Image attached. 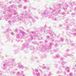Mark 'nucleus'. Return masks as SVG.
I'll list each match as a JSON object with an SVG mask.
<instances>
[{"instance_id":"20","label":"nucleus","mask_w":76,"mask_h":76,"mask_svg":"<svg viewBox=\"0 0 76 76\" xmlns=\"http://www.w3.org/2000/svg\"><path fill=\"white\" fill-rule=\"evenodd\" d=\"M19 67V69H20V68H21V69H23V68H25L23 65H20V64H19V67Z\"/></svg>"},{"instance_id":"18","label":"nucleus","mask_w":76,"mask_h":76,"mask_svg":"<svg viewBox=\"0 0 76 76\" xmlns=\"http://www.w3.org/2000/svg\"><path fill=\"white\" fill-rule=\"evenodd\" d=\"M65 70L67 72H68V73H69V72H70V68H69V67L67 66L66 67Z\"/></svg>"},{"instance_id":"12","label":"nucleus","mask_w":76,"mask_h":76,"mask_svg":"<svg viewBox=\"0 0 76 76\" xmlns=\"http://www.w3.org/2000/svg\"><path fill=\"white\" fill-rule=\"evenodd\" d=\"M37 72H38V69H36L33 70L34 75L37 76H40V73L39 72L37 73Z\"/></svg>"},{"instance_id":"31","label":"nucleus","mask_w":76,"mask_h":76,"mask_svg":"<svg viewBox=\"0 0 76 76\" xmlns=\"http://www.w3.org/2000/svg\"><path fill=\"white\" fill-rule=\"evenodd\" d=\"M25 2H29V1L28 0H23Z\"/></svg>"},{"instance_id":"9","label":"nucleus","mask_w":76,"mask_h":76,"mask_svg":"<svg viewBox=\"0 0 76 76\" xmlns=\"http://www.w3.org/2000/svg\"><path fill=\"white\" fill-rule=\"evenodd\" d=\"M29 34H30V35H31L32 37V35H33L34 37H36V38H37L38 40H41V37H39V36H38L37 35V34L35 33V31H31L29 33Z\"/></svg>"},{"instance_id":"22","label":"nucleus","mask_w":76,"mask_h":76,"mask_svg":"<svg viewBox=\"0 0 76 76\" xmlns=\"http://www.w3.org/2000/svg\"><path fill=\"white\" fill-rule=\"evenodd\" d=\"M27 17V18H28V19H33V17H32V16H31L29 15H28Z\"/></svg>"},{"instance_id":"17","label":"nucleus","mask_w":76,"mask_h":76,"mask_svg":"<svg viewBox=\"0 0 76 76\" xmlns=\"http://www.w3.org/2000/svg\"><path fill=\"white\" fill-rule=\"evenodd\" d=\"M4 34H8V33H9V31H8V30H7V28L4 29Z\"/></svg>"},{"instance_id":"50","label":"nucleus","mask_w":76,"mask_h":76,"mask_svg":"<svg viewBox=\"0 0 76 76\" xmlns=\"http://www.w3.org/2000/svg\"><path fill=\"white\" fill-rule=\"evenodd\" d=\"M58 45H57V43H56L55 45V47H57V46H58Z\"/></svg>"},{"instance_id":"3","label":"nucleus","mask_w":76,"mask_h":76,"mask_svg":"<svg viewBox=\"0 0 76 76\" xmlns=\"http://www.w3.org/2000/svg\"><path fill=\"white\" fill-rule=\"evenodd\" d=\"M9 66L10 67H11L12 68L13 66H16V63H15V59L13 58L12 59V61L11 62L9 61V62H6L5 64H3V69H6L7 67V66Z\"/></svg>"},{"instance_id":"26","label":"nucleus","mask_w":76,"mask_h":76,"mask_svg":"<svg viewBox=\"0 0 76 76\" xmlns=\"http://www.w3.org/2000/svg\"><path fill=\"white\" fill-rule=\"evenodd\" d=\"M70 55H69V54H68V53H66L65 54V57H67V56H70Z\"/></svg>"},{"instance_id":"38","label":"nucleus","mask_w":76,"mask_h":76,"mask_svg":"<svg viewBox=\"0 0 76 76\" xmlns=\"http://www.w3.org/2000/svg\"><path fill=\"white\" fill-rule=\"evenodd\" d=\"M25 53H28V51H27V49H26V50H25H25H24Z\"/></svg>"},{"instance_id":"15","label":"nucleus","mask_w":76,"mask_h":76,"mask_svg":"<svg viewBox=\"0 0 76 76\" xmlns=\"http://www.w3.org/2000/svg\"><path fill=\"white\" fill-rule=\"evenodd\" d=\"M69 5L71 6V7H72L74 5H76V2H72L71 3H69Z\"/></svg>"},{"instance_id":"28","label":"nucleus","mask_w":76,"mask_h":76,"mask_svg":"<svg viewBox=\"0 0 76 76\" xmlns=\"http://www.w3.org/2000/svg\"><path fill=\"white\" fill-rule=\"evenodd\" d=\"M53 66L54 67H56V68H57V67H58V65L57 64H54Z\"/></svg>"},{"instance_id":"19","label":"nucleus","mask_w":76,"mask_h":76,"mask_svg":"<svg viewBox=\"0 0 76 76\" xmlns=\"http://www.w3.org/2000/svg\"><path fill=\"white\" fill-rule=\"evenodd\" d=\"M60 57V56L59 55H56V56L54 57V58H58Z\"/></svg>"},{"instance_id":"34","label":"nucleus","mask_w":76,"mask_h":76,"mask_svg":"<svg viewBox=\"0 0 76 76\" xmlns=\"http://www.w3.org/2000/svg\"><path fill=\"white\" fill-rule=\"evenodd\" d=\"M42 69H47V67L45 66H44L42 67Z\"/></svg>"},{"instance_id":"8","label":"nucleus","mask_w":76,"mask_h":76,"mask_svg":"<svg viewBox=\"0 0 76 76\" xmlns=\"http://www.w3.org/2000/svg\"><path fill=\"white\" fill-rule=\"evenodd\" d=\"M49 11L48 10H45L44 11L42 12V15L43 18H46L48 16L49 18H50V17L51 16V15H50V14L49 13Z\"/></svg>"},{"instance_id":"48","label":"nucleus","mask_w":76,"mask_h":76,"mask_svg":"<svg viewBox=\"0 0 76 76\" xmlns=\"http://www.w3.org/2000/svg\"><path fill=\"white\" fill-rule=\"evenodd\" d=\"M8 23H12V22H11V21L10 20H9Z\"/></svg>"},{"instance_id":"11","label":"nucleus","mask_w":76,"mask_h":76,"mask_svg":"<svg viewBox=\"0 0 76 76\" xmlns=\"http://www.w3.org/2000/svg\"><path fill=\"white\" fill-rule=\"evenodd\" d=\"M28 45H29L28 42H27L23 45V48H22V50H23L25 51V52H26L25 51L26 49H27V48H28Z\"/></svg>"},{"instance_id":"23","label":"nucleus","mask_w":76,"mask_h":76,"mask_svg":"<svg viewBox=\"0 0 76 76\" xmlns=\"http://www.w3.org/2000/svg\"><path fill=\"white\" fill-rule=\"evenodd\" d=\"M7 38L8 40H9V41H10L12 42V40L11 39H10V38L8 36H7Z\"/></svg>"},{"instance_id":"39","label":"nucleus","mask_w":76,"mask_h":76,"mask_svg":"<svg viewBox=\"0 0 76 76\" xmlns=\"http://www.w3.org/2000/svg\"><path fill=\"white\" fill-rule=\"evenodd\" d=\"M24 68L26 70H28V67H24Z\"/></svg>"},{"instance_id":"57","label":"nucleus","mask_w":76,"mask_h":76,"mask_svg":"<svg viewBox=\"0 0 76 76\" xmlns=\"http://www.w3.org/2000/svg\"><path fill=\"white\" fill-rule=\"evenodd\" d=\"M39 43L40 44H42L43 42H39Z\"/></svg>"},{"instance_id":"21","label":"nucleus","mask_w":76,"mask_h":76,"mask_svg":"<svg viewBox=\"0 0 76 76\" xmlns=\"http://www.w3.org/2000/svg\"><path fill=\"white\" fill-rule=\"evenodd\" d=\"M67 63V62L65 61H62L61 62V64L62 65H64L65 64H66Z\"/></svg>"},{"instance_id":"5","label":"nucleus","mask_w":76,"mask_h":76,"mask_svg":"<svg viewBox=\"0 0 76 76\" xmlns=\"http://www.w3.org/2000/svg\"><path fill=\"white\" fill-rule=\"evenodd\" d=\"M53 45H54V43H51L46 47H45L44 46H42V47H39V49L40 51H42V52H44L45 50H47V49L50 50L51 49V47Z\"/></svg>"},{"instance_id":"47","label":"nucleus","mask_w":76,"mask_h":76,"mask_svg":"<svg viewBox=\"0 0 76 76\" xmlns=\"http://www.w3.org/2000/svg\"><path fill=\"white\" fill-rule=\"evenodd\" d=\"M56 73H57V74H59L60 72H59V71H58L56 72Z\"/></svg>"},{"instance_id":"13","label":"nucleus","mask_w":76,"mask_h":76,"mask_svg":"<svg viewBox=\"0 0 76 76\" xmlns=\"http://www.w3.org/2000/svg\"><path fill=\"white\" fill-rule=\"evenodd\" d=\"M40 31H44V32H45V33H46V34H47V32L48 31V30H45L44 29V27H41L40 28Z\"/></svg>"},{"instance_id":"51","label":"nucleus","mask_w":76,"mask_h":76,"mask_svg":"<svg viewBox=\"0 0 76 76\" xmlns=\"http://www.w3.org/2000/svg\"><path fill=\"white\" fill-rule=\"evenodd\" d=\"M35 21H36L35 20H34V19H33V22H34V23H35Z\"/></svg>"},{"instance_id":"37","label":"nucleus","mask_w":76,"mask_h":76,"mask_svg":"<svg viewBox=\"0 0 76 76\" xmlns=\"http://www.w3.org/2000/svg\"><path fill=\"white\" fill-rule=\"evenodd\" d=\"M17 75H19V74H20V72H18L17 73Z\"/></svg>"},{"instance_id":"53","label":"nucleus","mask_w":76,"mask_h":76,"mask_svg":"<svg viewBox=\"0 0 76 76\" xmlns=\"http://www.w3.org/2000/svg\"><path fill=\"white\" fill-rule=\"evenodd\" d=\"M43 76H48V75H47V74H45L43 75Z\"/></svg>"},{"instance_id":"58","label":"nucleus","mask_w":76,"mask_h":76,"mask_svg":"<svg viewBox=\"0 0 76 76\" xmlns=\"http://www.w3.org/2000/svg\"><path fill=\"white\" fill-rule=\"evenodd\" d=\"M62 15H65V12H62Z\"/></svg>"},{"instance_id":"62","label":"nucleus","mask_w":76,"mask_h":76,"mask_svg":"<svg viewBox=\"0 0 76 76\" xmlns=\"http://www.w3.org/2000/svg\"><path fill=\"white\" fill-rule=\"evenodd\" d=\"M57 49H55V50H54V52H55V51H57Z\"/></svg>"},{"instance_id":"59","label":"nucleus","mask_w":76,"mask_h":76,"mask_svg":"<svg viewBox=\"0 0 76 76\" xmlns=\"http://www.w3.org/2000/svg\"><path fill=\"white\" fill-rule=\"evenodd\" d=\"M32 9L33 10H35V8H32Z\"/></svg>"},{"instance_id":"29","label":"nucleus","mask_w":76,"mask_h":76,"mask_svg":"<svg viewBox=\"0 0 76 76\" xmlns=\"http://www.w3.org/2000/svg\"><path fill=\"white\" fill-rule=\"evenodd\" d=\"M22 5H18V7L19 8H22Z\"/></svg>"},{"instance_id":"44","label":"nucleus","mask_w":76,"mask_h":76,"mask_svg":"<svg viewBox=\"0 0 76 76\" xmlns=\"http://www.w3.org/2000/svg\"><path fill=\"white\" fill-rule=\"evenodd\" d=\"M69 50L68 49H67L66 50V52H69Z\"/></svg>"},{"instance_id":"45","label":"nucleus","mask_w":76,"mask_h":76,"mask_svg":"<svg viewBox=\"0 0 76 76\" xmlns=\"http://www.w3.org/2000/svg\"><path fill=\"white\" fill-rule=\"evenodd\" d=\"M11 34L12 35H14V33H13V32H12L11 33Z\"/></svg>"},{"instance_id":"4","label":"nucleus","mask_w":76,"mask_h":76,"mask_svg":"<svg viewBox=\"0 0 76 76\" xmlns=\"http://www.w3.org/2000/svg\"><path fill=\"white\" fill-rule=\"evenodd\" d=\"M63 6L61 4H57V6L56 7H55L54 10L51 8H50V11L52 13H53L54 14H56L57 12V10H59L60 9V7H62Z\"/></svg>"},{"instance_id":"41","label":"nucleus","mask_w":76,"mask_h":76,"mask_svg":"<svg viewBox=\"0 0 76 76\" xmlns=\"http://www.w3.org/2000/svg\"><path fill=\"white\" fill-rule=\"evenodd\" d=\"M34 18H35V19H38V16H35Z\"/></svg>"},{"instance_id":"25","label":"nucleus","mask_w":76,"mask_h":76,"mask_svg":"<svg viewBox=\"0 0 76 76\" xmlns=\"http://www.w3.org/2000/svg\"><path fill=\"white\" fill-rule=\"evenodd\" d=\"M49 74H48V76H51V72H49Z\"/></svg>"},{"instance_id":"54","label":"nucleus","mask_w":76,"mask_h":76,"mask_svg":"<svg viewBox=\"0 0 76 76\" xmlns=\"http://www.w3.org/2000/svg\"><path fill=\"white\" fill-rule=\"evenodd\" d=\"M2 17H1V16L0 15V20H1V18H2Z\"/></svg>"},{"instance_id":"42","label":"nucleus","mask_w":76,"mask_h":76,"mask_svg":"<svg viewBox=\"0 0 76 76\" xmlns=\"http://www.w3.org/2000/svg\"><path fill=\"white\" fill-rule=\"evenodd\" d=\"M44 27V28L45 30V28H47V26L46 25H45Z\"/></svg>"},{"instance_id":"30","label":"nucleus","mask_w":76,"mask_h":76,"mask_svg":"<svg viewBox=\"0 0 76 76\" xmlns=\"http://www.w3.org/2000/svg\"><path fill=\"white\" fill-rule=\"evenodd\" d=\"M16 0V2H17V3H19V2H20L22 1V0Z\"/></svg>"},{"instance_id":"46","label":"nucleus","mask_w":76,"mask_h":76,"mask_svg":"<svg viewBox=\"0 0 76 76\" xmlns=\"http://www.w3.org/2000/svg\"><path fill=\"white\" fill-rule=\"evenodd\" d=\"M47 39H50V36H47Z\"/></svg>"},{"instance_id":"36","label":"nucleus","mask_w":76,"mask_h":76,"mask_svg":"<svg viewBox=\"0 0 76 76\" xmlns=\"http://www.w3.org/2000/svg\"><path fill=\"white\" fill-rule=\"evenodd\" d=\"M27 8V7L25 6L23 7V9H26Z\"/></svg>"},{"instance_id":"27","label":"nucleus","mask_w":76,"mask_h":76,"mask_svg":"<svg viewBox=\"0 0 76 76\" xmlns=\"http://www.w3.org/2000/svg\"><path fill=\"white\" fill-rule=\"evenodd\" d=\"M52 20H57V18H56V17H53L52 18Z\"/></svg>"},{"instance_id":"2","label":"nucleus","mask_w":76,"mask_h":76,"mask_svg":"<svg viewBox=\"0 0 76 76\" xmlns=\"http://www.w3.org/2000/svg\"><path fill=\"white\" fill-rule=\"evenodd\" d=\"M20 31L21 32L20 35L18 34L16 36V40L17 42H19L20 41V39H22V38H26V41L28 42H31L34 39V37L32 36H29L28 37H25V35L27 34V33L21 30H20Z\"/></svg>"},{"instance_id":"60","label":"nucleus","mask_w":76,"mask_h":76,"mask_svg":"<svg viewBox=\"0 0 76 76\" xmlns=\"http://www.w3.org/2000/svg\"><path fill=\"white\" fill-rule=\"evenodd\" d=\"M35 60H38V58L36 57L35 58Z\"/></svg>"},{"instance_id":"52","label":"nucleus","mask_w":76,"mask_h":76,"mask_svg":"<svg viewBox=\"0 0 76 76\" xmlns=\"http://www.w3.org/2000/svg\"><path fill=\"white\" fill-rule=\"evenodd\" d=\"M61 60L63 61V58H61Z\"/></svg>"},{"instance_id":"63","label":"nucleus","mask_w":76,"mask_h":76,"mask_svg":"<svg viewBox=\"0 0 76 76\" xmlns=\"http://www.w3.org/2000/svg\"><path fill=\"white\" fill-rule=\"evenodd\" d=\"M16 53H18V50H16Z\"/></svg>"},{"instance_id":"1","label":"nucleus","mask_w":76,"mask_h":76,"mask_svg":"<svg viewBox=\"0 0 76 76\" xmlns=\"http://www.w3.org/2000/svg\"><path fill=\"white\" fill-rule=\"evenodd\" d=\"M2 9H4V11L3 10H1V14H5L7 15V12L8 13L12 12V15H18V13L16 12L15 10H13L12 7L15 8L16 5L13 4L12 5L11 7L9 8H6V5L5 4H1L0 5Z\"/></svg>"},{"instance_id":"56","label":"nucleus","mask_w":76,"mask_h":76,"mask_svg":"<svg viewBox=\"0 0 76 76\" xmlns=\"http://www.w3.org/2000/svg\"><path fill=\"white\" fill-rule=\"evenodd\" d=\"M40 57H41V58H44V56H40Z\"/></svg>"},{"instance_id":"7","label":"nucleus","mask_w":76,"mask_h":76,"mask_svg":"<svg viewBox=\"0 0 76 76\" xmlns=\"http://www.w3.org/2000/svg\"><path fill=\"white\" fill-rule=\"evenodd\" d=\"M9 13H8V12H7V15L5 14H4L5 15H6V17H5V20H8L9 19H15L16 18V15H14V14H13V12H12L11 13H12V15H13V16H12L10 14H9Z\"/></svg>"},{"instance_id":"14","label":"nucleus","mask_w":76,"mask_h":76,"mask_svg":"<svg viewBox=\"0 0 76 76\" xmlns=\"http://www.w3.org/2000/svg\"><path fill=\"white\" fill-rule=\"evenodd\" d=\"M60 41L61 42H63L64 41V39L63 38L61 37L60 39V40H59V41H56V42H57V43H60Z\"/></svg>"},{"instance_id":"33","label":"nucleus","mask_w":76,"mask_h":76,"mask_svg":"<svg viewBox=\"0 0 76 76\" xmlns=\"http://www.w3.org/2000/svg\"><path fill=\"white\" fill-rule=\"evenodd\" d=\"M66 30H69V26H67L66 28Z\"/></svg>"},{"instance_id":"43","label":"nucleus","mask_w":76,"mask_h":76,"mask_svg":"<svg viewBox=\"0 0 76 76\" xmlns=\"http://www.w3.org/2000/svg\"><path fill=\"white\" fill-rule=\"evenodd\" d=\"M75 14H76V13L75 14V13H72V15L73 16H74V15H75Z\"/></svg>"},{"instance_id":"49","label":"nucleus","mask_w":76,"mask_h":76,"mask_svg":"<svg viewBox=\"0 0 76 76\" xmlns=\"http://www.w3.org/2000/svg\"><path fill=\"white\" fill-rule=\"evenodd\" d=\"M73 35H74V36H76V33H74L73 34Z\"/></svg>"},{"instance_id":"16","label":"nucleus","mask_w":76,"mask_h":76,"mask_svg":"<svg viewBox=\"0 0 76 76\" xmlns=\"http://www.w3.org/2000/svg\"><path fill=\"white\" fill-rule=\"evenodd\" d=\"M68 42H69L70 43V44L71 45V46H75V43H73V42H72L70 40Z\"/></svg>"},{"instance_id":"35","label":"nucleus","mask_w":76,"mask_h":76,"mask_svg":"<svg viewBox=\"0 0 76 76\" xmlns=\"http://www.w3.org/2000/svg\"><path fill=\"white\" fill-rule=\"evenodd\" d=\"M69 76H73V73L72 72L69 73Z\"/></svg>"},{"instance_id":"10","label":"nucleus","mask_w":76,"mask_h":76,"mask_svg":"<svg viewBox=\"0 0 76 76\" xmlns=\"http://www.w3.org/2000/svg\"><path fill=\"white\" fill-rule=\"evenodd\" d=\"M46 33H48L49 34H50V35L51 36V39L52 41H54V39H53L54 37H55L56 35L55 34H53V33L52 32V31H50V30H48ZM55 36V37H54Z\"/></svg>"},{"instance_id":"55","label":"nucleus","mask_w":76,"mask_h":76,"mask_svg":"<svg viewBox=\"0 0 76 76\" xmlns=\"http://www.w3.org/2000/svg\"><path fill=\"white\" fill-rule=\"evenodd\" d=\"M15 32H18V29H16L15 31Z\"/></svg>"},{"instance_id":"24","label":"nucleus","mask_w":76,"mask_h":76,"mask_svg":"<svg viewBox=\"0 0 76 76\" xmlns=\"http://www.w3.org/2000/svg\"><path fill=\"white\" fill-rule=\"evenodd\" d=\"M30 48L32 50H34V47L33 46H30Z\"/></svg>"},{"instance_id":"6","label":"nucleus","mask_w":76,"mask_h":76,"mask_svg":"<svg viewBox=\"0 0 76 76\" xmlns=\"http://www.w3.org/2000/svg\"><path fill=\"white\" fill-rule=\"evenodd\" d=\"M24 13L25 15H24V14L23 13L20 14V17H18L19 20H24V17L25 18H28V17H27V16L29 15H28V12L26 11Z\"/></svg>"},{"instance_id":"61","label":"nucleus","mask_w":76,"mask_h":76,"mask_svg":"<svg viewBox=\"0 0 76 76\" xmlns=\"http://www.w3.org/2000/svg\"><path fill=\"white\" fill-rule=\"evenodd\" d=\"M21 74H22V75H23V71H22V72H21Z\"/></svg>"},{"instance_id":"40","label":"nucleus","mask_w":76,"mask_h":76,"mask_svg":"<svg viewBox=\"0 0 76 76\" xmlns=\"http://www.w3.org/2000/svg\"><path fill=\"white\" fill-rule=\"evenodd\" d=\"M65 6H66V7H67L69 5L67 4V3H66Z\"/></svg>"},{"instance_id":"32","label":"nucleus","mask_w":76,"mask_h":76,"mask_svg":"<svg viewBox=\"0 0 76 76\" xmlns=\"http://www.w3.org/2000/svg\"><path fill=\"white\" fill-rule=\"evenodd\" d=\"M12 22H15V20L14 18H12Z\"/></svg>"},{"instance_id":"64","label":"nucleus","mask_w":76,"mask_h":76,"mask_svg":"<svg viewBox=\"0 0 76 76\" xmlns=\"http://www.w3.org/2000/svg\"><path fill=\"white\" fill-rule=\"evenodd\" d=\"M9 3H10H10H12V1H10V2H9Z\"/></svg>"}]
</instances>
